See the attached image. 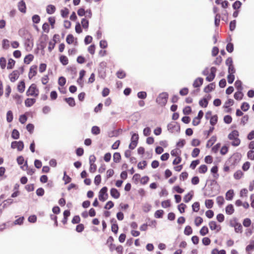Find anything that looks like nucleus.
Returning <instances> with one entry per match:
<instances>
[{"instance_id": "f257e3e1", "label": "nucleus", "mask_w": 254, "mask_h": 254, "mask_svg": "<svg viewBox=\"0 0 254 254\" xmlns=\"http://www.w3.org/2000/svg\"><path fill=\"white\" fill-rule=\"evenodd\" d=\"M239 132L237 130H232L228 135V138L231 140V145L233 146H238L241 143V140L239 138Z\"/></svg>"}, {"instance_id": "f03ea898", "label": "nucleus", "mask_w": 254, "mask_h": 254, "mask_svg": "<svg viewBox=\"0 0 254 254\" xmlns=\"http://www.w3.org/2000/svg\"><path fill=\"white\" fill-rule=\"evenodd\" d=\"M237 163V159L234 157H231L225 163L223 170L225 173H229L231 169H234Z\"/></svg>"}, {"instance_id": "7ed1b4c3", "label": "nucleus", "mask_w": 254, "mask_h": 254, "mask_svg": "<svg viewBox=\"0 0 254 254\" xmlns=\"http://www.w3.org/2000/svg\"><path fill=\"white\" fill-rule=\"evenodd\" d=\"M26 94L27 96L37 97L39 94V90L35 83L32 84L26 91Z\"/></svg>"}, {"instance_id": "20e7f679", "label": "nucleus", "mask_w": 254, "mask_h": 254, "mask_svg": "<svg viewBox=\"0 0 254 254\" xmlns=\"http://www.w3.org/2000/svg\"><path fill=\"white\" fill-rule=\"evenodd\" d=\"M168 95L166 93H162L159 95L156 98V102L161 106L166 105L167 102Z\"/></svg>"}, {"instance_id": "39448f33", "label": "nucleus", "mask_w": 254, "mask_h": 254, "mask_svg": "<svg viewBox=\"0 0 254 254\" xmlns=\"http://www.w3.org/2000/svg\"><path fill=\"white\" fill-rule=\"evenodd\" d=\"M230 226L234 228L235 231L237 233H242L243 232V227L241 224L237 221L235 219L230 221Z\"/></svg>"}, {"instance_id": "423d86ee", "label": "nucleus", "mask_w": 254, "mask_h": 254, "mask_svg": "<svg viewBox=\"0 0 254 254\" xmlns=\"http://www.w3.org/2000/svg\"><path fill=\"white\" fill-rule=\"evenodd\" d=\"M108 188L106 187H103L99 192V199L101 201H105L108 198V194L107 193Z\"/></svg>"}, {"instance_id": "0eeeda50", "label": "nucleus", "mask_w": 254, "mask_h": 254, "mask_svg": "<svg viewBox=\"0 0 254 254\" xmlns=\"http://www.w3.org/2000/svg\"><path fill=\"white\" fill-rule=\"evenodd\" d=\"M139 137L137 133H134L132 134L131 137V142L129 145V148L130 149H134L138 143Z\"/></svg>"}, {"instance_id": "6e6552de", "label": "nucleus", "mask_w": 254, "mask_h": 254, "mask_svg": "<svg viewBox=\"0 0 254 254\" xmlns=\"http://www.w3.org/2000/svg\"><path fill=\"white\" fill-rule=\"evenodd\" d=\"M24 143L22 141H14L11 143V147L12 149H17L18 151H21L24 148Z\"/></svg>"}, {"instance_id": "1a4fd4ad", "label": "nucleus", "mask_w": 254, "mask_h": 254, "mask_svg": "<svg viewBox=\"0 0 254 254\" xmlns=\"http://www.w3.org/2000/svg\"><path fill=\"white\" fill-rule=\"evenodd\" d=\"M210 73L206 76V80L207 81H212L215 77V74L217 71V69L215 67H211L210 69Z\"/></svg>"}, {"instance_id": "9d476101", "label": "nucleus", "mask_w": 254, "mask_h": 254, "mask_svg": "<svg viewBox=\"0 0 254 254\" xmlns=\"http://www.w3.org/2000/svg\"><path fill=\"white\" fill-rule=\"evenodd\" d=\"M20 72L18 70H13L11 73L9 74V78L11 82H15L19 77Z\"/></svg>"}, {"instance_id": "9b49d317", "label": "nucleus", "mask_w": 254, "mask_h": 254, "mask_svg": "<svg viewBox=\"0 0 254 254\" xmlns=\"http://www.w3.org/2000/svg\"><path fill=\"white\" fill-rule=\"evenodd\" d=\"M37 73V66L36 65H32L29 69L28 72V78L31 79Z\"/></svg>"}, {"instance_id": "f8f14e48", "label": "nucleus", "mask_w": 254, "mask_h": 254, "mask_svg": "<svg viewBox=\"0 0 254 254\" xmlns=\"http://www.w3.org/2000/svg\"><path fill=\"white\" fill-rule=\"evenodd\" d=\"M21 168L22 170H25L27 172V174L29 175H32L35 171L34 169L28 167L27 161L25 162L23 166L21 167Z\"/></svg>"}, {"instance_id": "ddd939ff", "label": "nucleus", "mask_w": 254, "mask_h": 254, "mask_svg": "<svg viewBox=\"0 0 254 254\" xmlns=\"http://www.w3.org/2000/svg\"><path fill=\"white\" fill-rule=\"evenodd\" d=\"M209 226L211 230H216L219 232L221 230V226L218 225L215 221H211L209 223Z\"/></svg>"}, {"instance_id": "4468645a", "label": "nucleus", "mask_w": 254, "mask_h": 254, "mask_svg": "<svg viewBox=\"0 0 254 254\" xmlns=\"http://www.w3.org/2000/svg\"><path fill=\"white\" fill-rule=\"evenodd\" d=\"M110 194L111 196L115 199H118L120 197V192L115 188L111 189Z\"/></svg>"}, {"instance_id": "2eb2a0df", "label": "nucleus", "mask_w": 254, "mask_h": 254, "mask_svg": "<svg viewBox=\"0 0 254 254\" xmlns=\"http://www.w3.org/2000/svg\"><path fill=\"white\" fill-rule=\"evenodd\" d=\"M18 9L20 11L25 13L26 11V6L25 2L23 0H21L18 4Z\"/></svg>"}, {"instance_id": "dca6fc26", "label": "nucleus", "mask_w": 254, "mask_h": 254, "mask_svg": "<svg viewBox=\"0 0 254 254\" xmlns=\"http://www.w3.org/2000/svg\"><path fill=\"white\" fill-rule=\"evenodd\" d=\"M203 79L201 77L197 78L193 82V86L194 88L199 87L203 84Z\"/></svg>"}, {"instance_id": "f3484780", "label": "nucleus", "mask_w": 254, "mask_h": 254, "mask_svg": "<svg viewBox=\"0 0 254 254\" xmlns=\"http://www.w3.org/2000/svg\"><path fill=\"white\" fill-rule=\"evenodd\" d=\"M36 102V99L34 98H27L25 100V105L27 107H30Z\"/></svg>"}, {"instance_id": "a211bd4d", "label": "nucleus", "mask_w": 254, "mask_h": 254, "mask_svg": "<svg viewBox=\"0 0 254 254\" xmlns=\"http://www.w3.org/2000/svg\"><path fill=\"white\" fill-rule=\"evenodd\" d=\"M215 88V85L214 83H211L204 88V92L209 93L214 90Z\"/></svg>"}, {"instance_id": "6ab92c4d", "label": "nucleus", "mask_w": 254, "mask_h": 254, "mask_svg": "<svg viewBox=\"0 0 254 254\" xmlns=\"http://www.w3.org/2000/svg\"><path fill=\"white\" fill-rule=\"evenodd\" d=\"M34 59V56L32 54L26 55L24 59V63L26 64H29Z\"/></svg>"}, {"instance_id": "aec40b11", "label": "nucleus", "mask_w": 254, "mask_h": 254, "mask_svg": "<svg viewBox=\"0 0 254 254\" xmlns=\"http://www.w3.org/2000/svg\"><path fill=\"white\" fill-rule=\"evenodd\" d=\"M25 89V84L23 80L19 82L17 85V90L20 93H23Z\"/></svg>"}, {"instance_id": "412c9836", "label": "nucleus", "mask_w": 254, "mask_h": 254, "mask_svg": "<svg viewBox=\"0 0 254 254\" xmlns=\"http://www.w3.org/2000/svg\"><path fill=\"white\" fill-rule=\"evenodd\" d=\"M59 60L64 65H66L68 64V59L67 57L64 55H61L59 57Z\"/></svg>"}, {"instance_id": "4be33fe9", "label": "nucleus", "mask_w": 254, "mask_h": 254, "mask_svg": "<svg viewBox=\"0 0 254 254\" xmlns=\"http://www.w3.org/2000/svg\"><path fill=\"white\" fill-rule=\"evenodd\" d=\"M226 213L229 215H231L234 212L233 205L231 204L228 205L225 208Z\"/></svg>"}, {"instance_id": "5701e85b", "label": "nucleus", "mask_w": 254, "mask_h": 254, "mask_svg": "<svg viewBox=\"0 0 254 254\" xmlns=\"http://www.w3.org/2000/svg\"><path fill=\"white\" fill-rule=\"evenodd\" d=\"M56 7L54 5L50 4L47 6L46 11L47 13L52 14L55 12Z\"/></svg>"}, {"instance_id": "b1692460", "label": "nucleus", "mask_w": 254, "mask_h": 254, "mask_svg": "<svg viewBox=\"0 0 254 254\" xmlns=\"http://www.w3.org/2000/svg\"><path fill=\"white\" fill-rule=\"evenodd\" d=\"M15 64V61L11 59L10 58L8 60V63L7 65V69H12Z\"/></svg>"}, {"instance_id": "393cba45", "label": "nucleus", "mask_w": 254, "mask_h": 254, "mask_svg": "<svg viewBox=\"0 0 254 254\" xmlns=\"http://www.w3.org/2000/svg\"><path fill=\"white\" fill-rule=\"evenodd\" d=\"M244 176V173L241 170H237L234 174V178L236 180H240Z\"/></svg>"}, {"instance_id": "a878e982", "label": "nucleus", "mask_w": 254, "mask_h": 254, "mask_svg": "<svg viewBox=\"0 0 254 254\" xmlns=\"http://www.w3.org/2000/svg\"><path fill=\"white\" fill-rule=\"evenodd\" d=\"M234 196V190H229L226 193V199L227 200H231Z\"/></svg>"}, {"instance_id": "bb28decb", "label": "nucleus", "mask_w": 254, "mask_h": 254, "mask_svg": "<svg viewBox=\"0 0 254 254\" xmlns=\"http://www.w3.org/2000/svg\"><path fill=\"white\" fill-rule=\"evenodd\" d=\"M64 100L71 107H74L75 105L74 99L72 97L66 98Z\"/></svg>"}, {"instance_id": "cd10ccee", "label": "nucleus", "mask_w": 254, "mask_h": 254, "mask_svg": "<svg viewBox=\"0 0 254 254\" xmlns=\"http://www.w3.org/2000/svg\"><path fill=\"white\" fill-rule=\"evenodd\" d=\"M121 160V156L120 153L115 152L113 155V160L115 163H119Z\"/></svg>"}, {"instance_id": "c85d7f7f", "label": "nucleus", "mask_w": 254, "mask_h": 254, "mask_svg": "<svg viewBox=\"0 0 254 254\" xmlns=\"http://www.w3.org/2000/svg\"><path fill=\"white\" fill-rule=\"evenodd\" d=\"M6 60L4 57L0 58V66L2 69H4L6 67Z\"/></svg>"}, {"instance_id": "c756f323", "label": "nucleus", "mask_w": 254, "mask_h": 254, "mask_svg": "<svg viewBox=\"0 0 254 254\" xmlns=\"http://www.w3.org/2000/svg\"><path fill=\"white\" fill-rule=\"evenodd\" d=\"M242 90H239L238 92H236L234 94V98L235 99L237 100H240L242 99L243 97V94L241 91Z\"/></svg>"}, {"instance_id": "7c9ffc66", "label": "nucleus", "mask_w": 254, "mask_h": 254, "mask_svg": "<svg viewBox=\"0 0 254 254\" xmlns=\"http://www.w3.org/2000/svg\"><path fill=\"white\" fill-rule=\"evenodd\" d=\"M218 122V117L217 115H214L211 117L210 119V124L212 126L215 125Z\"/></svg>"}, {"instance_id": "2f4dec72", "label": "nucleus", "mask_w": 254, "mask_h": 254, "mask_svg": "<svg viewBox=\"0 0 254 254\" xmlns=\"http://www.w3.org/2000/svg\"><path fill=\"white\" fill-rule=\"evenodd\" d=\"M164 211L162 209L157 210L154 213V217L156 218H162L164 214Z\"/></svg>"}, {"instance_id": "473e14b6", "label": "nucleus", "mask_w": 254, "mask_h": 254, "mask_svg": "<svg viewBox=\"0 0 254 254\" xmlns=\"http://www.w3.org/2000/svg\"><path fill=\"white\" fill-rule=\"evenodd\" d=\"M117 76L120 79L125 78L126 76V73L123 70H119L116 73Z\"/></svg>"}, {"instance_id": "72a5a7b5", "label": "nucleus", "mask_w": 254, "mask_h": 254, "mask_svg": "<svg viewBox=\"0 0 254 254\" xmlns=\"http://www.w3.org/2000/svg\"><path fill=\"white\" fill-rule=\"evenodd\" d=\"M252 224V221L250 218H247L244 219L243 221V225L245 227H249Z\"/></svg>"}, {"instance_id": "f704fd0d", "label": "nucleus", "mask_w": 254, "mask_h": 254, "mask_svg": "<svg viewBox=\"0 0 254 254\" xmlns=\"http://www.w3.org/2000/svg\"><path fill=\"white\" fill-rule=\"evenodd\" d=\"M214 204V202L212 199H206L205 201V205L207 208H211Z\"/></svg>"}, {"instance_id": "c9c22d12", "label": "nucleus", "mask_w": 254, "mask_h": 254, "mask_svg": "<svg viewBox=\"0 0 254 254\" xmlns=\"http://www.w3.org/2000/svg\"><path fill=\"white\" fill-rule=\"evenodd\" d=\"M208 102L206 98H203L199 101V105L204 108H206L208 105Z\"/></svg>"}, {"instance_id": "e433bc0d", "label": "nucleus", "mask_w": 254, "mask_h": 254, "mask_svg": "<svg viewBox=\"0 0 254 254\" xmlns=\"http://www.w3.org/2000/svg\"><path fill=\"white\" fill-rule=\"evenodd\" d=\"M74 38L72 34H68L66 38V42L68 44H71L73 43Z\"/></svg>"}, {"instance_id": "4c0bfd02", "label": "nucleus", "mask_w": 254, "mask_h": 254, "mask_svg": "<svg viewBox=\"0 0 254 254\" xmlns=\"http://www.w3.org/2000/svg\"><path fill=\"white\" fill-rule=\"evenodd\" d=\"M198 172L201 174H204L207 171V167L205 165H202L198 169Z\"/></svg>"}, {"instance_id": "58836bf2", "label": "nucleus", "mask_w": 254, "mask_h": 254, "mask_svg": "<svg viewBox=\"0 0 254 254\" xmlns=\"http://www.w3.org/2000/svg\"><path fill=\"white\" fill-rule=\"evenodd\" d=\"M216 202L219 206H222L225 202L224 197L222 196H218L216 198Z\"/></svg>"}, {"instance_id": "ea45409f", "label": "nucleus", "mask_w": 254, "mask_h": 254, "mask_svg": "<svg viewBox=\"0 0 254 254\" xmlns=\"http://www.w3.org/2000/svg\"><path fill=\"white\" fill-rule=\"evenodd\" d=\"M61 14L63 18H66L69 14V10L67 8H64L61 10Z\"/></svg>"}, {"instance_id": "a19ab883", "label": "nucleus", "mask_w": 254, "mask_h": 254, "mask_svg": "<svg viewBox=\"0 0 254 254\" xmlns=\"http://www.w3.org/2000/svg\"><path fill=\"white\" fill-rule=\"evenodd\" d=\"M11 137L15 139H18L19 138V131L16 129H13L11 133Z\"/></svg>"}, {"instance_id": "79ce46f5", "label": "nucleus", "mask_w": 254, "mask_h": 254, "mask_svg": "<svg viewBox=\"0 0 254 254\" xmlns=\"http://www.w3.org/2000/svg\"><path fill=\"white\" fill-rule=\"evenodd\" d=\"M216 136H213L211 137V138L207 141L206 146L207 147L211 146L216 141Z\"/></svg>"}, {"instance_id": "37998d69", "label": "nucleus", "mask_w": 254, "mask_h": 254, "mask_svg": "<svg viewBox=\"0 0 254 254\" xmlns=\"http://www.w3.org/2000/svg\"><path fill=\"white\" fill-rule=\"evenodd\" d=\"M118 230H119L118 225L116 223V221H115V223L112 224L111 230L114 233H115V234H117L118 233Z\"/></svg>"}, {"instance_id": "c03bdc74", "label": "nucleus", "mask_w": 254, "mask_h": 254, "mask_svg": "<svg viewBox=\"0 0 254 254\" xmlns=\"http://www.w3.org/2000/svg\"><path fill=\"white\" fill-rule=\"evenodd\" d=\"M90 168L89 171L91 173H94L96 171L97 166L94 163H92L91 160L90 161Z\"/></svg>"}, {"instance_id": "a18cd8bd", "label": "nucleus", "mask_w": 254, "mask_h": 254, "mask_svg": "<svg viewBox=\"0 0 254 254\" xmlns=\"http://www.w3.org/2000/svg\"><path fill=\"white\" fill-rule=\"evenodd\" d=\"M211 173L214 174V175H213V177H214V178L217 179L218 178L219 175L218 174H217V173L218 172V167H217V166H213L211 169Z\"/></svg>"}, {"instance_id": "49530a36", "label": "nucleus", "mask_w": 254, "mask_h": 254, "mask_svg": "<svg viewBox=\"0 0 254 254\" xmlns=\"http://www.w3.org/2000/svg\"><path fill=\"white\" fill-rule=\"evenodd\" d=\"M192 233V230L190 226H187L184 230V233L186 235H190Z\"/></svg>"}, {"instance_id": "de8ad7c7", "label": "nucleus", "mask_w": 254, "mask_h": 254, "mask_svg": "<svg viewBox=\"0 0 254 254\" xmlns=\"http://www.w3.org/2000/svg\"><path fill=\"white\" fill-rule=\"evenodd\" d=\"M91 132L93 134L97 135L100 133V129L97 126H94L92 127Z\"/></svg>"}, {"instance_id": "09e8293b", "label": "nucleus", "mask_w": 254, "mask_h": 254, "mask_svg": "<svg viewBox=\"0 0 254 254\" xmlns=\"http://www.w3.org/2000/svg\"><path fill=\"white\" fill-rule=\"evenodd\" d=\"M161 206L163 208H168L171 206V202L169 199L163 201L161 202Z\"/></svg>"}, {"instance_id": "8fccbe9b", "label": "nucleus", "mask_w": 254, "mask_h": 254, "mask_svg": "<svg viewBox=\"0 0 254 254\" xmlns=\"http://www.w3.org/2000/svg\"><path fill=\"white\" fill-rule=\"evenodd\" d=\"M193 194L190 192L187 193L184 197V201L186 203L189 202L192 198Z\"/></svg>"}, {"instance_id": "3c124183", "label": "nucleus", "mask_w": 254, "mask_h": 254, "mask_svg": "<svg viewBox=\"0 0 254 254\" xmlns=\"http://www.w3.org/2000/svg\"><path fill=\"white\" fill-rule=\"evenodd\" d=\"M13 120V114L11 111H8L6 114V120L7 122L10 123Z\"/></svg>"}, {"instance_id": "603ef678", "label": "nucleus", "mask_w": 254, "mask_h": 254, "mask_svg": "<svg viewBox=\"0 0 254 254\" xmlns=\"http://www.w3.org/2000/svg\"><path fill=\"white\" fill-rule=\"evenodd\" d=\"M201 236H205L208 233V229L206 226H203L199 231Z\"/></svg>"}, {"instance_id": "864d4df0", "label": "nucleus", "mask_w": 254, "mask_h": 254, "mask_svg": "<svg viewBox=\"0 0 254 254\" xmlns=\"http://www.w3.org/2000/svg\"><path fill=\"white\" fill-rule=\"evenodd\" d=\"M203 222V219L197 216L194 220V223L196 226H199Z\"/></svg>"}, {"instance_id": "5fc2aeb1", "label": "nucleus", "mask_w": 254, "mask_h": 254, "mask_svg": "<svg viewBox=\"0 0 254 254\" xmlns=\"http://www.w3.org/2000/svg\"><path fill=\"white\" fill-rule=\"evenodd\" d=\"M192 210L194 212H198L199 210L200 205L198 202H195L192 205Z\"/></svg>"}, {"instance_id": "6e6d98bb", "label": "nucleus", "mask_w": 254, "mask_h": 254, "mask_svg": "<svg viewBox=\"0 0 254 254\" xmlns=\"http://www.w3.org/2000/svg\"><path fill=\"white\" fill-rule=\"evenodd\" d=\"M249 116L248 115H245L244 116L241 121V124L243 125H246L249 121Z\"/></svg>"}, {"instance_id": "4d7b16f0", "label": "nucleus", "mask_w": 254, "mask_h": 254, "mask_svg": "<svg viewBox=\"0 0 254 254\" xmlns=\"http://www.w3.org/2000/svg\"><path fill=\"white\" fill-rule=\"evenodd\" d=\"M200 153V149L198 148L193 149L191 152V156L193 158L197 157Z\"/></svg>"}, {"instance_id": "13d9d810", "label": "nucleus", "mask_w": 254, "mask_h": 254, "mask_svg": "<svg viewBox=\"0 0 254 254\" xmlns=\"http://www.w3.org/2000/svg\"><path fill=\"white\" fill-rule=\"evenodd\" d=\"M254 249V241H252L250 244L246 247V251L249 252Z\"/></svg>"}, {"instance_id": "bf43d9fd", "label": "nucleus", "mask_w": 254, "mask_h": 254, "mask_svg": "<svg viewBox=\"0 0 254 254\" xmlns=\"http://www.w3.org/2000/svg\"><path fill=\"white\" fill-rule=\"evenodd\" d=\"M147 166V162L146 161H143L142 162H140L137 164V167L139 169H144L146 166Z\"/></svg>"}, {"instance_id": "052dcab7", "label": "nucleus", "mask_w": 254, "mask_h": 254, "mask_svg": "<svg viewBox=\"0 0 254 254\" xmlns=\"http://www.w3.org/2000/svg\"><path fill=\"white\" fill-rule=\"evenodd\" d=\"M186 207H187L186 205L183 203L179 204L178 206V210H179V211L181 213H183L185 212V209Z\"/></svg>"}, {"instance_id": "680f3d73", "label": "nucleus", "mask_w": 254, "mask_h": 254, "mask_svg": "<svg viewBox=\"0 0 254 254\" xmlns=\"http://www.w3.org/2000/svg\"><path fill=\"white\" fill-rule=\"evenodd\" d=\"M81 25L83 28L87 29L89 25V21L85 18H83L81 20Z\"/></svg>"}, {"instance_id": "e2e57ef3", "label": "nucleus", "mask_w": 254, "mask_h": 254, "mask_svg": "<svg viewBox=\"0 0 254 254\" xmlns=\"http://www.w3.org/2000/svg\"><path fill=\"white\" fill-rule=\"evenodd\" d=\"M250 166V162L247 161L243 164L242 168L244 171H247L249 169Z\"/></svg>"}, {"instance_id": "0e129e2a", "label": "nucleus", "mask_w": 254, "mask_h": 254, "mask_svg": "<svg viewBox=\"0 0 254 254\" xmlns=\"http://www.w3.org/2000/svg\"><path fill=\"white\" fill-rule=\"evenodd\" d=\"M241 108L243 111L246 112L249 109L250 106L248 103L244 102L241 105Z\"/></svg>"}, {"instance_id": "69168bd1", "label": "nucleus", "mask_w": 254, "mask_h": 254, "mask_svg": "<svg viewBox=\"0 0 254 254\" xmlns=\"http://www.w3.org/2000/svg\"><path fill=\"white\" fill-rule=\"evenodd\" d=\"M66 83V79L65 77L63 76H61L59 78L58 80V84L61 86H63L65 85Z\"/></svg>"}, {"instance_id": "338daca9", "label": "nucleus", "mask_w": 254, "mask_h": 254, "mask_svg": "<svg viewBox=\"0 0 254 254\" xmlns=\"http://www.w3.org/2000/svg\"><path fill=\"white\" fill-rule=\"evenodd\" d=\"M114 206V202L110 200V201H108L106 203L104 208L106 209H110L112 208V207H113Z\"/></svg>"}, {"instance_id": "774afa93", "label": "nucleus", "mask_w": 254, "mask_h": 254, "mask_svg": "<svg viewBox=\"0 0 254 254\" xmlns=\"http://www.w3.org/2000/svg\"><path fill=\"white\" fill-rule=\"evenodd\" d=\"M248 159L251 160H254V150H250L247 153Z\"/></svg>"}]
</instances>
